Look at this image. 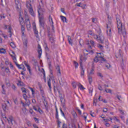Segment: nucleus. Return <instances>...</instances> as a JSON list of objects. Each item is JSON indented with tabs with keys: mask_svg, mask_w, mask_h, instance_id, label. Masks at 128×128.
I'll return each instance as SVG.
<instances>
[{
	"mask_svg": "<svg viewBox=\"0 0 128 128\" xmlns=\"http://www.w3.org/2000/svg\"><path fill=\"white\" fill-rule=\"evenodd\" d=\"M94 90V88L91 87L89 88V92L90 94H92V90Z\"/></svg>",
	"mask_w": 128,
	"mask_h": 128,
	"instance_id": "nucleus-46",
	"label": "nucleus"
},
{
	"mask_svg": "<svg viewBox=\"0 0 128 128\" xmlns=\"http://www.w3.org/2000/svg\"><path fill=\"white\" fill-rule=\"evenodd\" d=\"M10 46H12V48H16V44H14V42H11Z\"/></svg>",
	"mask_w": 128,
	"mask_h": 128,
	"instance_id": "nucleus-35",
	"label": "nucleus"
},
{
	"mask_svg": "<svg viewBox=\"0 0 128 128\" xmlns=\"http://www.w3.org/2000/svg\"><path fill=\"white\" fill-rule=\"evenodd\" d=\"M108 108H104L103 112H108Z\"/></svg>",
	"mask_w": 128,
	"mask_h": 128,
	"instance_id": "nucleus-51",
	"label": "nucleus"
},
{
	"mask_svg": "<svg viewBox=\"0 0 128 128\" xmlns=\"http://www.w3.org/2000/svg\"><path fill=\"white\" fill-rule=\"evenodd\" d=\"M54 92H58L59 94H60V90H58V87H56V86H54Z\"/></svg>",
	"mask_w": 128,
	"mask_h": 128,
	"instance_id": "nucleus-27",
	"label": "nucleus"
},
{
	"mask_svg": "<svg viewBox=\"0 0 128 128\" xmlns=\"http://www.w3.org/2000/svg\"><path fill=\"white\" fill-rule=\"evenodd\" d=\"M32 2H34V0H30V1H27L26 6L27 8H28L30 14H31L32 16H35L34 12V9H32Z\"/></svg>",
	"mask_w": 128,
	"mask_h": 128,
	"instance_id": "nucleus-2",
	"label": "nucleus"
},
{
	"mask_svg": "<svg viewBox=\"0 0 128 128\" xmlns=\"http://www.w3.org/2000/svg\"><path fill=\"white\" fill-rule=\"evenodd\" d=\"M6 51L4 48H0V54H6Z\"/></svg>",
	"mask_w": 128,
	"mask_h": 128,
	"instance_id": "nucleus-33",
	"label": "nucleus"
},
{
	"mask_svg": "<svg viewBox=\"0 0 128 128\" xmlns=\"http://www.w3.org/2000/svg\"><path fill=\"white\" fill-rule=\"evenodd\" d=\"M98 100H100V102H102V96H100L98 98Z\"/></svg>",
	"mask_w": 128,
	"mask_h": 128,
	"instance_id": "nucleus-61",
	"label": "nucleus"
},
{
	"mask_svg": "<svg viewBox=\"0 0 128 128\" xmlns=\"http://www.w3.org/2000/svg\"><path fill=\"white\" fill-rule=\"evenodd\" d=\"M48 86H49L50 91L52 92V84L50 83V78H49V80H48Z\"/></svg>",
	"mask_w": 128,
	"mask_h": 128,
	"instance_id": "nucleus-22",
	"label": "nucleus"
},
{
	"mask_svg": "<svg viewBox=\"0 0 128 128\" xmlns=\"http://www.w3.org/2000/svg\"><path fill=\"white\" fill-rule=\"evenodd\" d=\"M2 116L3 118H5L6 120L8 121V124H14L12 122H14V117H12V116H9L8 118H6V116L4 114H2Z\"/></svg>",
	"mask_w": 128,
	"mask_h": 128,
	"instance_id": "nucleus-7",
	"label": "nucleus"
},
{
	"mask_svg": "<svg viewBox=\"0 0 128 128\" xmlns=\"http://www.w3.org/2000/svg\"><path fill=\"white\" fill-rule=\"evenodd\" d=\"M23 98H24V100H27L26 98H28V96H26V94H24Z\"/></svg>",
	"mask_w": 128,
	"mask_h": 128,
	"instance_id": "nucleus-49",
	"label": "nucleus"
},
{
	"mask_svg": "<svg viewBox=\"0 0 128 128\" xmlns=\"http://www.w3.org/2000/svg\"><path fill=\"white\" fill-rule=\"evenodd\" d=\"M39 2V6L41 8H44V0H38Z\"/></svg>",
	"mask_w": 128,
	"mask_h": 128,
	"instance_id": "nucleus-21",
	"label": "nucleus"
},
{
	"mask_svg": "<svg viewBox=\"0 0 128 128\" xmlns=\"http://www.w3.org/2000/svg\"><path fill=\"white\" fill-rule=\"evenodd\" d=\"M68 42L72 46V37H70V36H68Z\"/></svg>",
	"mask_w": 128,
	"mask_h": 128,
	"instance_id": "nucleus-23",
	"label": "nucleus"
},
{
	"mask_svg": "<svg viewBox=\"0 0 128 128\" xmlns=\"http://www.w3.org/2000/svg\"><path fill=\"white\" fill-rule=\"evenodd\" d=\"M72 114L74 118H76V116H78V115L76 114V112L72 111Z\"/></svg>",
	"mask_w": 128,
	"mask_h": 128,
	"instance_id": "nucleus-37",
	"label": "nucleus"
},
{
	"mask_svg": "<svg viewBox=\"0 0 128 128\" xmlns=\"http://www.w3.org/2000/svg\"><path fill=\"white\" fill-rule=\"evenodd\" d=\"M55 108L56 110V113L55 114L56 118V120H60V118H58V108L56 107V106H55Z\"/></svg>",
	"mask_w": 128,
	"mask_h": 128,
	"instance_id": "nucleus-19",
	"label": "nucleus"
},
{
	"mask_svg": "<svg viewBox=\"0 0 128 128\" xmlns=\"http://www.w3.org/2000/svg\"><path fill=\"white\" fill-rule=\"evenodd\" d=\"M62 128H68V127H66V125L65 124H64L62 125Z\"/></svg>",
	"mask_w": 128,
	"mask_h": 128,
	"instance_id": "nucleus-64",
	"label": "nucleus"
},
{
	"mask_svg": "<svg viewBox=\"0 0 128 128\" xmlns=\"http://www.w3.org/2000/svg\"><path fill=\"white\" fill-rule=\"evenodd\" d=\"M56 70H57L58 74V76H60L62 74V73L60 72V67L59 65H57L56 66Z\"/></svg>",
	"mask_w": 128,
	"mask_h": 128,
	"instance_id": "nucleus-17",
	"label": "nucleus"
},
{
	"mask_svg": "<svg viewBox=\"0 0 128 128\" xmlns=\"http://www.w3.org/2000/svg\"><path fill=\"white\" fill-rule=\"evenodd\" d=\"M102 58V62H107L106 60V58H104V57H102V58Z\"/></svg>",
	"mask_w": 128,
	"mask_h": 128,
	"instance_id": "nucleus-57",
	"label": "nucleus"
},
{
	"mask_svg": "<svg viewBox=\"0 0 128 128\" xmlns=\"http://www.w3.org/2000/svg\"><path fill=\"white\" fill-rule=\"evenodd\" d=\"M42 72L44 74V82H46V72H44V68H42Z\"/></svg>",
	"mask_w": 128,
	"mask_h": 128,
	"instance_id": "nucleus-24",
	"label": "nucleus"
},
{
	"mask_svg": "<svg viewBox=\"0 0 128 128\" xmlns=\"http://www.w3.org/2000/svg\"><path fill=\"white\" fill-rule=\"evenodd\" d=\"M79 88L81 90H86V88H84V86L82 85V84H80V86H79Z\"/></svg>",
	"mask_w": 128,
	"mask_h": 128,
	"instance_id": "nucleus-41",
	"label": "nucleus"
},
{
	"mask_svg": "<svg viewBox=\"0 0 128 128\" xmlns=\"http://www.w3.org/2000/svg\"><path fill=\"white\" fill-rule=\"evenodd\" d=\"M60 18H61L62 20L64 22H66V18L65 16H60Z\"/></svg>",
	"mask_w": 128,
	"mask_h": 128,
	"instance_id": "nucleus-36",
	"label": "nucleus"
},
{
	"mask_svg": "<svg viewBox=\"0 0 128 128\" xmlns=\"http://www.w3.org/2000/svg\"><path fill=\"white\" fill-rule=\"evenodd\" d=\"M88 80L90 84H92V78L90 76H88Z\"/></svg>",
	"mask_w": 128,
	"mask_h": 128,
	"instance_id": "nucleus-29",
	"label": "nucleus"
},
{
	"mask_svg": "<svg viewBox=\"0 0 128 128\" xmlns=\"http://www.w3.org/2000/svg\"><path fill=\"white\" fill-rule=\"evenodd\" d=\"M80 68H81L80 76H84V67H82V58H80Z\"/></svg>",
	"mask_w": 128,
	"mask_h": 128,
	"instance_id": "nucleus-11",
	"label": "nucleus"
},
{
	"mask_svg": "<svg viewBox=\"0 0 128 128\" xmlns=\"http://www.w3.org/2000/svg\"><path fill=\"white\" fill-rule=\"evenodd\" d=\"M118 100H122V96L120 95H117L116 96Z\"/></svg>",
	"mask_w": 128,
	"mask_h": 128,
	"instance_id": "nucleus-50",
	"label": "nucleus"
},
{
	"mask_svg": "<svg viewBox=\"0 0 128 128\" xmlns=\"http://www.w3.org/2000/svg\"><path fill=\"white\" fill-rule=\"evenodd\" d=\"M115 56L116 58H122V50H120L118 53H116Z\"/></svg>",
	"mask_w": 128,
	"mask_h": 128,
	"instance_id": "nucleus-14",
	"label": "nucleus"
},
{
	"mask_svg": "<svg viewBox=\"0 0 128 128\" xmlns=\"http://www.w3.org/2000/svg\"><path fill=\"white\" fill-rule=\"evenodd\" d=\"M21 90L22 92H25L26 94V88H22Z\"/></svg>",
	"mask_w": 128,
	"mask_h": 128,
	"instance_id": "nucleus-42",
	"label": "nucleus"
},
{
	"mask_svg": "<svg viewBox=\"0 0 128 128\" xmlns=\"http://www.w3.org/2000/svg\"><path fill=\"white\" fill-rule=\"evenodd\" d=\"M26 102H25V104L24 103V102H22V104H23V106H30V100H28V99H26V100H25Z\"/></svg>",
	"mask_w": 128,
	"mask_h": 128,
	"instance_id": "nucleus-16",
	"label": "nucleus"
},
{
	"mask_svg": "<svg viewBox=\"0 0 128 128\" xmlns=\"http://www.w3.org/2000/svg\"><path fill=\"white\" fill-rule=\"evenodd\" d=\"M60 112L62 116H64V118H66V115L64 114V111H62V108H60Z\"/></svg>",
	"mask_w": 128,
	"mask_h": 128,
	"instance_id": "nucleus-34",
	"label": "nucleus"
},
{
	"mask_svg": "<svg viewBox=\"0 0 128 128\" xmlns=\"http://www.w3.org/2000/svg\"><path fill=\"white\" fill-rule=\"evenodd\" d=\"M105 66L108 68H110V64H108V65H106Z\"/></svg>",
	"mask_w": 128,
	"mask_h": 128,
	"instance_id": "nucleus-59",
	"label": "nucleus"
},
{
	"mask_svg": "<svg viewBox=\"0 0 128 128\" xmlns=\"http://www.w3.org/2000/svg\"><path fill=\"white\" fill-rule=\"evenodd\" d=\"M105 92L107 93L112 94V90L110 89H106Z\"/></svg>",
	"mask_w": 128,
	"mask_h": 128,
	"instance_id": "nucleus-43",
	"label": "nucleus"
},
{
	"mask_svg": "<svg viewBox=\"0 0 128 128\" xmlns=\"http://www.w3.org/2000/svg\"><path fill=\"white\" fill-rule=\"evenodd\" d=\"M24 45L25 46L26 48L28 46V39H24L23 40Z\"/></svg>",
	"mask_w": 128,
	"mask_h": 128,
	"instance_id": "nucleus-28",
	"label": "nucleus"
},
{
	"mask_svg": "<svg viewBox=\"0 0 128 128\" xmlns=\"http://www.w3.org/2000/svg\"><path fill=\"white\" fill-rule=\"evenodd\" d=\"M98 48H100V50H102V48H104V46H102V45L99 44L98 45Z\"/></svg>",
	"mask_w": 128,
	"mask_h": 128,
	"instance_id": "nucleus-55",
	"label": "nucleus"
},
{
	"mask_svg": "<svg viewBox=\"0 0 128 128\" xmlns=\"http://www.w3.org/2000/svg\"><path fill=\"white\" fill-rule=\"evenodd\" d=\"M5 70H6V72H10V68H5Z\"/></svg>",
	"mask_w": 128,
	"mask_h": 128,
	"instance_id": "nucleus-54",
	"label": "nucleus"
},
{
	"mask_svg": "<svg viewBox=\"0 0 128 128\" xmlns=\"http://www.w3.org/2000/svg\"><path fill=\"white\" fill-rule=\"evenodd\" d=\"M38 112L40 113V114H42V109H40V108H38Z\"/></svg>",
	"mask_w": 128,
	"mask_h": 128,
	"instance_id": "nucleus-62",
	"label": "nucleus"
},
{
	"mask_svg": "<svg viewBox=\"0 0 128 128\" xmlns=\"http://www.w3.org/2000/svg\"><path fill=\"white\" fill-rule=\"evenodd\" d=\"M2 108L3 109V110L4 112H6L8 110V105H6V104H4L2 105Z\"/></svg>",
	"mask_w": 128,
	"mask_h": 128,
	"instance_id": "nucleus-15",
	"label": "nucleus"
},
{
	"mask_svg": "<svg viewBox=\"0 0 128 128\" xmlns=\"http://www.w3.org/2000/svg\"><path fill=\"white\" fill-rule=\"evenodd\" d=\"M80 58H82V60H84V62H86V60H88V57H86V56H80Z\"/></svg>",
	"mask_w": 128,
	"mask_h": 128,
	"instance_id": "nucleus-26",
	"label": "nucleus"
},
{
	"mask_svg": "<svg viewBox=\"0 0 128 128\" xmlns=\"http://www.w3.org/2000/svg\"><path fill=\"white\" fill-rule=\"evenodd\" d=\"M59 82L60 86H64V81L62 80V78H61L60 80H59Z\"/></svg>",
	"mask_w": 128,
	"mask_h": 128,
	"instance_id": "nucleus-30",
	"label": "nucleus"
},
{
	"mask_svg": "<svg viewBox=\"0 0 128 128\" xmlns=\"http://www.w3.org/2000/svg\"><path fill=\"white\" fill-rule=\"evenodd\" d=\"M38 57L39 58H40V57L42 56V47L40 46V44H38Z\"/></svg>",
	"mask_w": 128,
	"mask_h": 128,
	"instance_id": "nucleus-12",
	"label": "nucleus"
},
{
	"mask_svg": "<svg viewBox=\"0 0 128 128\" xmlns=\"http://www.w3.org/2000/svg\"><path fill=\"white\" fill-rule=\"evenodd\" d=\"M98 89L99 90H102V87L100 84L98 85Z\"/></svg>",
	"mask_w": 128,
	"mask_h": 128,
	"instance_id": "nucleus-52",
	"label": "nucleus"
},
{
	"mask_svg": "<svg viewBox=\"0 0 128 128\" xmlns=\"http://www.w3.org/2000/svg\"><path fill=\"white\" fill-rule=\"evenodd\" d=\"M2 94H6V89L4 88V85H2Z\"/></svg>",
	"mask_w": 128,
	"mask_h": 128,
	"instance_id": "nucleus-32",
	"label": "nucleus"
},
{
	"mask_svg": "<svg viewBox=\"0 0 128 128\" xmlns=\"http://www.w3.org/2000/svg\"><path fill=\"white\" fill-rule=\"evenodd\" d=\"M18 86H24V82H22L21 81H19L18 82Z\"/></svg>",
	"mask_w": 128,
	"mask_h": 128,
	"instance_id": "nucleus-45",
	"label": "nucleus"
},
{
	"mask_svg": "<svg viewBox=\"0 0 128 128\" xmlns=\"http://www.w3.org/2000/svg\"><path fill=\"white\" fill-rule=\"evenodd\" d=\"M116 20L118 34H122L124 38L126 37V32L124 25H122V23L120 18H116Z\"/></svg>",
	"mask_w": 128,
	"mask_h": 128,
	"instance_id": "nucleus-1",
	"label": "nucleus"
},
{
	"mask_svg": "<svg viewBox=\"0 0 128 128\" xmlns=\"http://www.w3.org/2000/svg\"><path fill=\"white\" fill-rule=\"evenodd\" d=\"M86 4H82V2H80L78 4V6H81V8H86Z\"/></svg>",
	"mask_w": 128,
	"mask_h": 128,
	"instance_id": "nucleus-25",
	"label": "nucleus"
},
{
	"mask_svg": "<svg viewBox=\"0 0 128 128\" xmlns=\"http://www.w3.org/2000/svg\"><path fill=\"white\" fill-rule=\"evenodd\" d=\"M11 56L12 57V58L16 66H20V64H18V62H16V58L15 57V56H12V55H11Z\"/></svg>",
	"mask_w": 128,
	"mask_h": 128,
	"instance_id": "nucleus-20",
	"label": "nucleus"
},
{
	"mask_svg": "<svg viewBox=\"0 0 128 128\" xmlns=\"http://www.w3.org/2000/svg\"><path fill=\"white\" fill-rule=\"evenodd\" d=\"M18 68H20V70H24V72L26 70V68H24V66L22 64L18 65Z\"/></svg>",
	"mask_w": 128,
	"mask_h": 128,
	"instance_id": "nucleus-18",
	"label": "nucleus"
},
{
	"mask_svg": "<svg viewBox=\"0 0 128 128\" xmlns=\"http://www.w3.org/2000/svg\"><path fill=\"white\" fill-rule=\"evenodd\" d=\"M94 62H98V56H96L94 58Z\"/></svg>",
	"mask_w": 128,
	"mask_h": 128,
	"instance_id": "nucleus-39",
	"label": "nucleus"
},
{
	"mask_svg": "<svg viewBox=\"0 0 128 128\" xmlns=\"http://www.w3.org/2000/svg\"><path fill=\"white\" fill-rule=\"evenodd\" d=\"M94 68H92L89 74L90 76H92V74H94Z\"/></svg>",
	"mask_w": 128,
	"mask_h": 128,
	"instance_id": "nucleus-40",
	"label": "nucleus"
},
{
	"mask_svg": "<svg viewBox=\"0 0 128 128\" xmlns=\"http://www.w3.org/2000/svg\"><path fill=\"white\" fill-rule=\"evenodd\" d=\"M32 28L36 38H38V30H36V22H32Z\"/></svg>",
	"mask_w": 128,
	"mask_h": 128,
	"instance_id": "nucleus-9",
	"label": "nucleus"
},
{
	"mask_svg": "<svg viewBox=\"0 0 128 128\" xmlns=\"http://www.w3.org/2000/svg\"><path fill=\"white\" fill-rule=\"evenodd\" d=\"M105 126H108V128L110 127V123L108 122H106L105 124Z\"/></svg>",
	"mask_w": 128,
	"mask_h": 128,
	"instance_id": "nucleus-60",
	"label": "nucleus"
},
{
	"mask_svg": "<svg viewBox=\"0 0 128 128\" xmlns=\"http://www.w3.org/2000/svg\"><path fill=\"white\" fill-rule=\"evenodd\" d=\"M2 18H4V16L2 15H0V20Z\"/></svg>",
	"mask_w": 128,
	"mask_h": 128,
	"instance_id": "nucleus-63",
	"label": "nucleus"
},
{
	"mask_svg": "<svg viewBox=\"0 0 128 128\" xmlns=\"http://www.w3.org/2000/svg\"><path fill=\"white\" fill-rule=\"evenodd\" d=\"M46 47L45 48V50L46 52V56H48V52H50V49H48V45L46 44Z\"/></svg>",
	"mask_w": 128,
	"mask_h": 128,
	"instance_id": "nucleus-31",
	"label": "nucleus"
},
{
	"mask_svg": "<svg viewBox=\"0 0 128 128\" xmlns=\"http://www.w3.org/2000/svg\"><path fill=\"white\" fill-rule=\"evenodd\" d=\"M49 21L51 22V26L52 28V32H54V21H52V18L50 16H49Z\"/></svg>",
	"mask_w": 128,
	"mask_h": 128,
	"instance_id": "nucleus-13",
	"label": "nucleus"
},
{
	"mask_svg": "<svg viewBox=\"0 0 128 128\" xmlns=\"http://www.w3.org/2000/svg\"><path fill=\"white\" fill-rule=\"evenodd\" d=\"M30 90L32 92V95L34 96V92H35L34 90V88H30Z\"/></svg>",
	"mask_w": 128,
	"mask_h": 128,
	"instance_id": "nucleus-47",
	"label": "nucleus"
},
{
	"mask_svg": "<svg viewBox=\"0 0 128 128\" xmlns=\"http://www.w3.org/2000/svg\"><path fill=\"white\" fill-rule=\"evenodd\" d=\"M110 120L106 118V119H104V120L106 122H108L110 120H112V118H109Z\"/></svg>",
	"mask_w": 128,
	"mask_h": 128,
	"instance_id": "nucleus-38",
	"label": "nucleus"
},
{
	"mask_svg": "<svg viewBox=\"0 0 128 128\" xmlns=\"http://www.w3.org/2000/svg\"><path fill=\"white\" fill-rule=\"evenodd\" d=\"M20 22L21 26V30L22 36L24 34V32H26L24 28V18L22 17L20 18Z\"/></svg>",
	"mask_w": 128,
	"mask_h": 128,
	"instance_id": "nucleus-5",
	"label": "nucleus"
},
{
	"mask_svg": "<svg viewBox=\"0 0 128 128\" xmlns=\"http://www.w3.org/2000/svg\"><path fill=\"white\" fill-rule=\"evenodd\" d=\"M88 34H90V36H94V38H95V40H97L98 42H100V44H104V36H100L98 35H94L92 30L88 31Z\"/></svg>",
	"mask_w": 128,
	"mask_h": 128,
	"instance_id": "nucleus-4",
	"label": "nucleus"
},
{
	"mask_svg": "<svg viewBox=\"0 0 128 128\" xmlns=\"http://www.w3.org/2000/svg\"><path fill=\"white\" fill-rule=\"evenodd\" d=\"M34 120L36 122L37 124H38V122H38V120H39L38 118H34Z\"/></svg>",
	"mask_w": 128,
	"mask_h": 128,
	"instance_id": "nucleus-53",
	"label": "nucleus"
},
{
	"mask_svg": "<svg viewBox=\"0 0 128 128\" xmlns=\"http://www.w3.org/2000/svg\"><path fill=\"white\" fill-rule=\"evenodd\" d=\"M74 64L75 66V68H77L78 66V63L76 62V61H74Z\"/></svg>",
	"mask_w": 128,
	"mask_h": 128,
	"instance_id": "nucleus-44",
	"label": "nucleus"
},
{
	"mask_svg": "<svg viewBox=\"0 0 128 128\" xmlns=\"http://www.w3.org/2000/svg\"><path fill=\"white\" fill-rule=\"evenodd\" d=\"M106 28H107V30H106V32L108 34V32L109 31V34H108V35L110 36L111 34H112V22L108 20V24H106Z\"/></svg>",
	"mask_w": 128,
	"mask_h": 128,
	"instance_id": "nucleus-6",
	"label": "nucleus"
},
{
	"mask_svg": "<svg viewBox=\"0 0 128 128\" xmlns=\"http://www.w3.org/2000/svg\"><path fill=\"white\" fill-rule=\"evenodd\" d=\"M72 86L73 88H76V84L75 82H72Z\"/></svg>",
	"mask_w": 128,
	"mask_h": 128,
	"instance_id": "nucleus-48",
	"label": "nucleus"
},
{
	"mask_svg": "<svg viewBox=\"0 0 128 128\" xmlns=\"http://www.w3.org/2000/svg\"><path fill=\"white\" fill-rule=\"evenodd\" d=\"M38 15L39 16V24H40V28H44V24H46V19L44 18V16L40 14V10H38Z\"/></svg>",
	"mask_w": 128,
	"mask_h": 128,
	"instance_id": "nucleus-3",
	"label": "nucleus"
},
{
	"mask_svg": "<svg viewBox=\"0 0 128 128\" xmlns=\"http://www.w3.org/2000/svg\"><path fill=\"white\" fill-rule=\"evenodd\" d=\"M25 24H26L28 30H30L31 25L30 18H28L25 19Z\"/></svg>",
	"mask_w": 128,
	"mask_h": 128,
	"instance_id": "nucleus-10",
	"label": "nucleus"
},
{
	"mask_svg": "<svg viewBox=\"0 0 128 128\" xmlns=\"http://www.w3.org/2000/svg\"><path fill=\"white\" fill-rule=\"evenodd\" d=\"M48 38L50 42L52 44H54V35H52V34L50 33V30L48 31Z\"/></svg>",
	"mask_w": 128,
	"mask_h": 128,
	"instance_id": "nucleus-8",
	"label": "nucleus"
},
{
	"mask_svg": "<svg viewBox=\"0 0 128 128\" xmlns=\"http://www.w3.org/2000/svg\"><path fill=\"white\" fill-rule=\"evenodd\" d=\"M26 68H27V69H28V70H30V65H26Z\"/></svg>",
	"mask_w": 128,
	"mask_h": 128,
	"instance_id": "nucleus-58",
	"label": "nucleus"
},
{
	"mask_svg": "<svg viewBox=\"0 0 128 128\" xmlns=\"http://www.w3.org/2000/svg\"><path fill=\"white\" fill-rule=\"evenodd\" d=\"M98 76H100V78H103L104 76H102V74L101 73L99 72L98 73Z\"/></svg>",
	"mask_w": 128,
	"mask_h": 128,
	"instance_id": "nucleus-56",
	"label": "nucleus"
}]
</instances>
